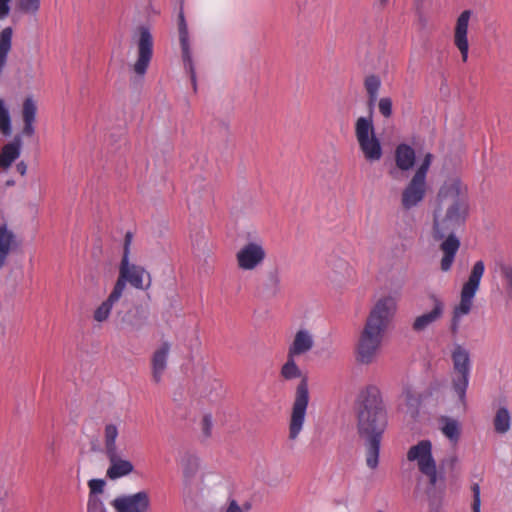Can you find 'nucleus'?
Instances as JSON below:
<instances>
[{
    "mask_svg": "<svg viewBox=\"0 0 512 512\" xmlns=\"http://www.w3.org/2000/svg\"><path fill=\"white\" fill-rule=\"evenodd\" d=\"M132 239V232L127 231L124 237L123 254L119 265V276L113 287L121 296L126 283L139 290H148L152 282L150 273L144 267L130 263L129 256Z\"/></svg>",
    "mask_w": 512,
    "mask_h": 512,
    "instance_id": "nucleus-7",
    "label": "nucleus"
},
{
    "mask_svg": "<svg viewBox=\"0 0 512 512\" xmlns=\"http://www.w3.org/2000/svg\"><path fill=\"white\" fill-rule=\"evenodd\" d=\"M434 213L465 224L469 215L468 189L459 178H451L440 187Z\"/></svg>",
    "mask_w": 512,
    "mask_h": 512,
    "instance_id": "nucleus-4",
    "label": "nucleus"
},
{
    "mask_svg": "<svg viewBox=\"0 0 512 512\" xmlns=\"http://www.w3.org/2000/svg\"><path fill=\"white\" fill-rule=\"evenodd\" d=\"M250 507H251L250 503H245V504L243 505V508H242V509H243V510H244V512H245V511L249 510V509H250Z\"/></svg>",
    "mask_w": 512,
    "mask_h": 512,
    "instance_id": "nucleus-54",
    "label": "nucleus"
},
{
    "mask_svg": "<svg viewBox=\"0 0 512 512\" xmlns=\"http://www.w3.org/2000/svg\"><path fill=\"white\" fill-rule=\"evenodd\" d=\"M120 298L121 295L113 289L108 298L103 301L101 305L94 311V320L97 322L106 321L109 318L114 303L117 302Z\"/></svg>",
    "mask_w": 512,
    "mask_h": 512,
    "instance_id": "nucleus-27",
    "label": "nucleus"
},
{
    "mask_svg": "<svg viewBox=\"0 0 512 512\" xmlns=\"http://www.w3.org/2000/svg\"><path fill=\"white\" fill-rule=\"evenodd\" d=\"M432 158H433V155L431 153H427L421 163V165L418 167V169L416 170L414 176L416 177H419V178H422V179H425L426 180V176H427V172L429 170V167L431 165V162H432Z\"/></svg>",
    "mask_w": 512,
    "mask_h": 512,
    "instance_id": "nucleus-38",
    "label": "nucleus"
},
{
    "mask_svg": "<svg viewBox=\"0 0 512 512\" xmlns=\"http://www.w3.org/2000/svg\"><path fill=\"white\" fill-rule=\"evenodd\" d=\"M137 60L132 69L138 75L143 77L150 65L153 57V36L149 27L140 25L135 31Z\"/></svg>",
    "mask_w": 512,
    "mask_h": 512,
    "instance_id": "nucleus-11",
    "label": "nucleus"
},
{
    "mask_svg": "<svg viewBox=\"0 0 512 512\" xmlns=\"http://www.w3.org/2000/svg\"><path fill=\"white\" fill-rule=\"evenodd\" d=\"M41 7V0H16L15 8L25 15H36Z\"/></svg>",
    "mask_w": 512,
    "mask_h": 512,
    "instance_id": "nucleus-34",
    "label": "nucleus"
},
{
    "mask_svg": "<svg viewBox=\"0 0 512 512\" xmlns=\"http://www.w3.org/2000/svg\"><path fill=\"white\" fill-rule=\"evenodd\" d=\"M37 105L32 97H26L22 104L23 128L21 133L4 144L0 151V169L7 171L21 154L22 137H32L35 134L34 123L36 121Z\"/></svg>",
    "mask_w": 512,
    "mask_h": 512,
    "instance_id": "nucleus-6",
    "label": "nucleus"
},
{
    "mask_svg": "<svg viewBox=\"0 0 512 512\" xmlns=\"http://www.w3.org/2000/svg\"><path fill=\"white\" fill-rule=\"evenodd\" d=\"M171 344L163 341L161 345L152 353L151 356V376L155 384L162 381L163 375L168 367V357Z\"/></svg>",
    "mask_w": 512,
    "mask_h": 512,
    "instance_id": "nucleus-17",
    "label": "nucleus"
},
{
    "mask_svg": "<svg viewBox=\"0 0 512 512\" xmlns=\"http://www.w3.org/2000/svg\"><path fill=\"white\" fill-rule=\"evenodd\" d=\"M427 192L425 179L413 175L401 194V205L403 209L410 210L420 204Z\"/></svg>",
    "mask_w": 512,
    "mask_h": 512,
    "instance_id": "nucleus-16",
    "label": "nucleus"
},
{
    "mask_svg": "<svg viewBox=\"0 0 512 512\" xmlns=\"http://www.w3.org/2000/svg\"><path fill=\"white\" fill-rule=\"evenodd\" d=\"M105 455L110 463L106 472L109 479L115 480L133 472V464L129 460L122 459L119 456V451L106 453Z\"/></svg>",
    "mask_w": 512,
    "mask_h": 512,
    "instance_id": "nucleus-19",
    "label": "nucleus"
},
{
    "mask_svg": "<svg viewBox=\"0 0 512 512\" xmlns=\"http://www.w3.org/2000/svg\"><path fill=\"white\" fill-rule=\"evenodd\" d=\"M402 397L406 405L415 406L418 404L419 400L415 395L414 391L410 387H404L402 391Z\"/></svg>",
    "mask_w": 512,
    "mask_h": 512,
    "instance_id": "nucleus-43",
    "label": "nucleus"
},
{
    "mask_svg": "<svg viewBox=\"0 0 512 512\" xmlns=\"http://www.w3.org/2000/svg\"><path fill=\"white\" fill-rule=\"evenodd\" d=\"M201 424H202L203 434L206 437H210L211 436V431H212V417H211V415L210 414L204 415L203 418H202Z\"/></svg>",
    "mask_w": 512,
    "mask_h": 512,
    "instance_id": "nucleus-44",
    "label": "nucleus"
},
{
    "mask_svg": "<svg viewBox=\"0 0 512 512\" xmlns=\"http://www.w3.org/2000/svg\"><path fill=\"white\" fill-rule=\"evenodd\" d=\"M116 512H148L151 506L150 495L147 491L122 495L111 502Z\"/></svg>",
    "mask_w": 512,
    "mask_h": 512,
    "instance_id": "nucleus-13",
    "label": "nucleus"
},
{
    "mask_svg": "<svg viewBox=\"0 0 512 512\" xmlns=\"http://www.w3.org/2000/svg\"><path fill=\"white\" fill-rule=\"evenodd\" d=\"M378 108L381 115L385 118L392 116V99L390 97H383L378 102Z\"/></svg>",
    "mask_w": 512,
    "mask_h": 512,
    "instance_id": "nucleus-41",
    "label": "nucleus"
},
{
    "mask_svg": "<svg viewBox=\"0 0 512 512\" xmlns=\"http://www.w3.org/2000/svg\"><path fill=\"white\" fill-rule=\"evenodd\" d=\"M426 0H415V8L418 16L422 17V11L425 10Z\"/></svg>",
    "mask_w": 512,
    "mask_h": 512,
    "instance_id": "nucleus-50",
    "label": "nucleus"
},
{
    "mask_svg": "<svg viewBox=\"0 0 512 512\" xmlns=\"http://www.w3.org/2000/svg\"><path fill=\"white\" fill-rule=\"evenodd\" d=\"M484 270L485 265L482 260L475 262L467 282H465L462 287L460 303L454 307L452 314L460 317L469 314L472 308L473 298L479 288Z\"/></svg>",
    "mask_w": 512,
    "mask_h": 512,
    "instance_id": "nucleus-10",
    "label": "nucleus"
},
{
    "mask_svg": "<svg viewBox=\"0 0 512 512\" xmlns=\"http://www.w3.org/2000/svg\"><path fill=\"white\" fill-rule=\"evenodd\" d=\"M409 461H417L418 468L421 470L424 465H430L435 462L432 457V444L429 440H422L412 446L407 453Z\"/></svg>",
    "mask_w": 512,
    "mask_h": 512,
    "instance_id": "nucleus-22",
    "label": "nucleus"
},
{
    "mask_svg": "<svg viewBox=\"0 0 512 512\" xmlns=\"http://www.w3.org/2000/svg\"><path fill=\"white\" fill-rule=\"evenodd\" d=\"M11 0H0V20L8 17L10 13V3Z\"/></svg>",
    "mask_w": 512,
    "mask_h": 512,
    "instance_id": "nucleus-47",
    "label": "nucleus"
},
{
    "mask_svg": "<svg viewBox=\"0 0 512 512\" xmlns=\"http://www.w3.org/2000/svg\"><path fill=\"white\" fill-rule=\"evenodd\" d=\"M269 280L272 283V285L274 286V288L277 289L279 286V282H280L279 274H278L277 270H274L269 273Z\"/></svg>",
    "mask_w": 512,
    "mask_h": 512,
    "instance_id": "nucleus-49",
    "label": "nucleus"
},
{
    "mask_svg": "<svg viewBox=\"0 0 512 512\" xmlns=\"http://www.w3.org/2000/svg\"><path fill=\"white\" fill-rule=\"evenodd\" d=\"M355 136L365 159L379 161L383 156L380 140L375 134L372 116L359 117L355 122Z\"/></svg>",
    "mask_w": 512,
    "mask_h": 512,
    "instance_id": "nucleus-8",
    "label": "nucleus"
},
{
    "mask_svg": "<svg viewBox=\"0 0 512 512\" xmlns=\"http://www.w3.org/2000/svg\"><path fill=\"white\" fill-rule=\"evenodd\" d=\"M428 300L431 304V310L417 316L411 328L414 332L420 333L425 331L428 327L442 319L445 311L444 301L434 293L428 295Z\"/></svg>",
    "mask_w": 512,
    "mask_h": 512,
    "instance_id": "nucleus-14",
    "label": "nucleus"
},
{
    "mask_svg": "<svg viewBox=\"0 0 512 512\" xmlns=\"http://www.w3.org/2000/svg\"><path fill=\"white\" fill-rule=\"evenodd\" d=\"M87 512H107L106 508L99 497L88 498Z\"/></svg>",
    "mask_w": 512,
    "mask_h": 512,
    "instance_id": "nucleus-42",
    "label": "nucleus"
},
{
    "mask_svg": "<svg viewBox=\"0 0 512 512\" xmlns=\"http://www.w3.org/2000/svg\"><path fill=\"white\" fill-rule=\"evenodd\" d=\"M397 301L391 295L380 297L360 330L355 344L356 362L369 365L376 361L384 336L396 314Z\"/></svg>",
    "mask_w": 512,
    "mask_h": 512,
    "instance_id": "nucleus-2",
    "label": "nucleus"
},
{
    "mask_svg": "<svg viewBox=\"0 0 512 512\" xmlns=\"http://www.w3.org/2000/svg\"><path fill=\"white\" fill-rule=\"evenodd\" d=\"M18 242L15 233L6 223L0 225V270L5 266L9 255L16 250Z\"/></svg>",
    "mask_w": 512,
    "mask_h": 512,
    "instance_id": "nucleus-20",
    "label": "nucleus"
},
{
    "mask_svg": "<svg viewBox=\"0 0 512 512\" xmlns=\"http://www.w3.org/2000/svg\"><path fill=\"white\" fill-rule=\"evenodd\" d=\"M441 431L442 433L454 444L456 445L460 439L461 435V426L460 423L453 418L450 417H442L441 418Z\"/></svg>",
    "mask_w": 512,
    "mask_h": 512,
    "instance_id": "nucleus-29",
    "label": "nucleus"
},
{
    "mask_svg": "<svg viewBox=\"0 0 512 512\" xmlns=\"http://www.w3.org/2000/svg\"><path fill=\"white\" fill-rule=\"evenodd\" d=\"M314 346L312 334L308 330H298L292 343L288 348V354L291 356H300L309 352Z\"/></svg>",
    "mask_w": 512,
    "mask_h": 512,
    "instance_id": "nucleus-23",
    "label": "nucleus"
},
{
    "mask_svg": "<svg viewBox=\"0 0 512 512\" xmlns=\"http://www.w3.org/2000/svg\"><path fill=\"white\" fill-rule=\"evenodd\" d=\"M422 14H424V11H422ZM419 17V21L421 22L422 26L424 27L426 25V20L424 18V15H422V17L418 16Z\"/></svg>",
    "mask_w": 512,
    "mask_h": 512,
    "instance_id": "nucleus-53",
    "label": "nucleus"
},
{
    "mask_svg": "<svg viewBox=\"0 0 512 512\" xmlns=\"http://www.w3.org/2000/svg\"><path fill=\"white\" fill-rule=\"evenodd\" d=\"M471 492H472V503H471L472 512H481V510H480V506H481L480 485L478 483H473L471 485Z\"/></svg>",
    "mask_w": 512,
    "mask_h": 512,
    "instance_id": "nucleus-39",
    "label": "nucleus"
},
{
    "mask_svg": "<svg viewBox=\"0 0 512 512\" xmlns=\"http://www.w3.org/2000/svg\"><path fill=\"white\" fill-rule=\"evenodd\" d=\"M178 32L179 42L181 47V56L185 71L189 74L190 81L193 87V91L197 92V77L196 71L192 59V52L189 42L188 26L185 20L183 8L181 7L178 14Z\"/></svg>",
    "mask_w": 512,
    "mask_h": 512,
    "instance_id": "nucleus-12",
    "label": "nucleus"
},
{
    "mask_svg": "<svg viewBox=\"0 0 512 512\" xmlns=\"http://www.w3.org/2000/svg\"><path fill=\"white\" fill-rule=\"evenodd\" d=\"M511 413L506 406H499L493 417V428L497 434H506L511 428Z\"/></svg>",
    "mask_w": 512,
    "mask_h": 512,
    "instance_id": "nucleus-26",
    "label": "nucleus"
},
{
    "mask_svg": "<svg viewBox=\"0 0 512 512\" xmlns=\"http://www.w3.org/2000/svg\"><path fill=\"white\" fill-rule=\"evenodd\" d=\"M451 359L453 363L452 387L460 402L465 404L471 368L469 351L462 345L455 344L451 352Z\"/></svg>",
    "mask_w": 512,
    "mask_h": 512,
    "instance_id": "nucleus-9",
    "label": "nucleus"
},
{
    "mask_svg": "<svg viewBox=\"0 0 512 512\" xmlns=\"http://www.w3.org/2000/svg\"><path fill=\"white\" fill-rule=\"evenodd\" d=\"M426 493L429 500V512H440L442 505L441 496L437 491L431 492V489H427Z\"/></svg>",
    "mask_w": 512,
    "mask_h": 512,
    "instance_id": "nucleus-37",
    "label": "nucleus"
},
{
    "mask_svg": "<svg viewBox=\"0 0 512 512\" xmlns=\"http://www.w3.org/2000/svg\"><path fill=\"white\" fill-rule=\"evenodd\" d=\"M470 16V10H465L459 15L454 33V44L459 49L463 62H466L468 59L469 44L467 33Z\"/></svg>",
    "mask_w": 512,
    "mask_h": 512,
    "instance_id": "nucleus-18",
    "label": "nucleus"
},
{
    "mask_svg": "<svg viewBox=\"0 0 512 512\" xmlns=\"http://www.w3.org/2000/svg\"><path fill=\"white\" fill-rule=\"evenodd\" d=\"M356 427L366 450V464L376 469L383 434L388 425V414L381 391L370 385L361 391L355 401Z\"/></svg>",
    "mask_w": 512,
    "mask_h": 512,
    "instance_id": "nucleus-1",
    "label": "nucleus"
},
{
    "mask_svg": "<svg viewBox=\"0 0 512 512\" xmlns=\"http://www.w3.org/2000/svg\"><path fill=\"white\" fill-rule=\"evenodd\" d=\"M224 512H244L235 499H229L228 506Z\"/></svg>",
    "mask_w": 512,
    "mask_h": 512,
    "instance_id": "nucleus-48",
    "label": "nucleus"
},
{
    "mask_svg": "<svg viewBox=\"0 0 512 512\" xmlns=\"http://www.w3.org/2000/svg\"><path fill=\"white\" fill-rule=\"evenodd\" d=\"M415 150L408 144H399L395 149V163L398 169L408 171L415 164Z\"/></svg>",
    "mask_w": 512,
    "mask_h": 512,
    "instance_id": "nucleus-24",
    "label": "nucleus"
},
{
    "mask_svg": "<svg viewBox=\"0 0 512 512\" xmlns=\"http://www.w3.org/2000/svg\"><path fill=\"white\" fill-rule=\"evenodd\" d=\"M381 86V80L377 75H369L364 80V87L368 96L369 115L372 116L373 107L377 101L378 91Z\"/></svg>",
    "mask_w": 512,
    "mask_h": 512,
    "instance_id": "nucleus-28",
    "label": "nucleus"
},
{
    "mask_svg": "<svg viewBox=\"0 0 512 512\" xmlns=\"http://www.w3.org/2000/svg\"><path fill=\"white\" fill-rule=\"evenodd\" d=\"M60 443L56 438H52L46 444L45 460L50 465H56L59 457Z\"/></svg>",
    "mask_w": 512,
    "mask_h": 512,
    "instance_id": "nucleus-36",
    "label": "nucleus"
},
{
    "mask_svg": "<svg viewBox=\"0 0 512 512\" xmlns=\"http://www.w3.org/2000/svg\"><path fill=\"white\" fill-rule=\"evenodd\" d=\"M199 469V459L194 455H186L183 460L184 483H191Z\"/></svg>",
    "mask_w": 512,
    "mask_h": 512,
    "instance_id": "nucleus-31",
    "label": "nucleus"
},
{
    "mask_svg": "<svg viewBox=\"0 0 512 512\" xmlns=\"http://www.w3.org/2000/svg\"><path fill=\"white\" fill-rule=\"evenodd\" d=\"M0 133L4 137H10L12 134L10 112L3 99H0Z\"/></svg>",
    "mask_w": 512,
    "mask_h": 512,
    "instance_id": "nucleus-32",
    "label": "nucleus"
},
{
    "mask_svg": "<svg viewBox=\"0 0 512 512\" xmlns=\"http://www.w3.org/2000/svg\"><path fill=\"white\" fill-rule=\"evenodd\" d=\"M201 500L200 488L193 486L192 482L184 483L183 501L185 507L191 512H196L201 506Z\"/></svg>",
    "mask_w": 512,
    "mask_h": 512,
    "instance_id": "nucleus-25",
    "label": "nucleus"
},
{
    "mask_svg": "<svg viewBox=\"0 0 512 512\" xmlns=\"http://www.w3.org/2000/svg\"><path fill=\"white\" fill-rule=\"evenodd\" d=\"M458 462V458L456 455H451L441 461V468H448L450 471H453L456 467V464Z\"/></svg>",
    "mask_w": 512,
    "mask_h": 512,
    "instance_id": "nucleus-45",
    "label": "nucleus"
},
{
    "mask_svg": "<svg viewBox=\"0 0 512 512\" xmlns=\"http://www.w3.org/2000/svg\"><path fill=\"white\" fill-rule=\"evenodd\" d=\"M14 184H15L14 180H8V181L6 182V185H7V186H13Z\"/></svg>",
    "mask_w": 512,
    "mask_h": 512,
    "instance_id": "nucleus-55",
    "label": "nucleus"
},
{
    "mask_svg": "<svg viewBox=\"0 0 512 512\" xmlns=\"http://www.w3.org/2000/svg\"><path fill=\"white\" fill-rule=\"evenodd\" d=\"M460 319H461L460 316L452 314L449 330L453 337H456L459 333Z\"/></svg>",
    "mask_w": 512,
    "mask_h": 512,
    "instance_id": "nucleus-46",
    "label": "nucleus"
},
{
    "mask_svg": "<svg viewBox=\"0 0 512 512\" xmlns=\"http://www.w3.org/2000/svg\"><path fill=\"white\" fill-rule=\"evenodd\" d=\"M464 225V223L454 219L433 213L432 236L435 241H442L439 246L440 250L443 252L440 265L441 270L444 272L451 269L455 260L456 253L461 245L460 239L456 236V232Z\"/></svg>",
    "mask_w": 512,
    "mask_h": 512,
    "instance_id": "nucleus-5",
    "label": "nucleus"
},
{
    "mask_svg": "<svg viewBox=\"0 0 512 512\" xmlns=\"http://www.w3.org/2000/svg\"><path fill=\"white\" fill-rule=\"evenodd\" d=\"M419 471L428 477L429 487L427 489H431V492L436 491V486L439 480L442 483L444 482V477L437 472L435 462L430 465H424V467Z\"/></svg>",
    "mask_w": 512,
    "mask_h": 512,
    "instance_id": "nucleus-33",
    "label": "nucleus"
},
{
    "mask_svg": "<svg viewBox=\"0 0 512 512\" xmlns=\"http://www.w3.org/2000/svg\"><path fill=\"white\" fill-rule=\"evenodd\" d=\"M148 317V309L142 305H137L121 316V323L133 331H140L147 324Z\"/></svg>",
    "mask_w": 512,
    "mask_h": 512,
    "instance_id": "nucleus-21",
    "label": "nucleus"
},
{
    "mask_svg": "<svg viewBox=\"0 0 512 512\" xmlns=\"http://www.w3.org/2000/svg\"><path fill=\"white\" fill-rule=\"evenodd\" d=\"M280 375L285 380L301 378L295 390L289 420L288 438L290 440H296L303 429L310 400L308 378L306 376L302 377V371L295 362V356H291L288 353L287 360L281 367Z\"/></svg>",
    "mask_w": 512,
    "mask_h": 512,
    "instance_id": "nucleus-3",
    "label": "nucleus"
},
{
    "mask_svg": "<svg viewBox=\"0 0 512 512\" xmlns=\"http://www.w3.org/2000/svg\"><path fill=\"white\" fill-rule=\"evenodd\" d=\"M500 276L505 282V289L510 298H512V264L506 262H498L496 264Z\"/></svg>",
    "mask_w": 512,
    "mask_h": 512,
    "instance_id": "nucleus-35",
    "label": "nucleus"
},
{
    "mask_svg": "<svg viewBox=\"0 0 512 512\" xmlns=\"http://www.w3.org/2000/svg\"><path fill=\"white\" fill-rule=\"evenodd\" d=\"M119 435L118 427L113 423H108L104 427L103 442L105 448V454L118 451L116 444L117 437Z\"/></svg>",
    "mask_w": 512,
    "mask_h": 512,
    "instance_id": "nucleus-30",
    "label": "nucleus"
},
{
    "mask_svg": "<svg viewBox=\"0 0 512 512\" xmlns=\"http://www.w3.org/2000/svg\"><path fill=\"white\" fill-rule=\"evenodd\" d=\"M266 257L263 246L257 242L245 244L236 254L237 265L242 270H254Z\"/></svg>",
    "mask_w": 512,
    "mask_h": 512,
    "instance_id": "nucleus-15",
    "label": "nucleus"
},
{
    "mask_svg": "<svg viewBox=\"0 0 512 512\" xmlns=\"http://www.w3.org/2000/svg\"><path fill=\"white\" fill-rule=\"evenodd\" d=\"M105 484L106 483H105V481L103 479H91L88 482V486H89V489H90V493H89V497L88 498H91L92 496L93 497H98L97 496L98 494L103 493Z\"/></svg>",
    "mask_w": 512,
    "mask_h": 512,
    "instance_id": "nucleus-40",
    "label": "nucleus"
},
{
    "mask_svg": "<svg viewBox=\"0 0 512 512\" xmlns=\"http://www.w3.org/2000/svg\"><path fill=\"white\" fill-rule=\"evenodd\" d=\"M16 170L21 176H25L27 173V164L24 161H20L16 165Z\"/></svg>",
    "mask_w": 512,
    "mask_h": 512,
    "instance_id": "nucleus-51",
    "label": "nucleus"
},
{
    "mask_svg": "<svg viewBox=\"0 0 512 512\" xmlns=\"http://www.w3.org/2000/svg\"><path fill=\"white\" fill-rule=\"evenodd\" d=\"M389 3V0H378L379 7L384 9Z\"/></svg>",
    "mask_w": 512,
    "mask_h": 512,
    "instance_id": "nucleus-52",
    "label": "nucleus"
}]
</instances>
